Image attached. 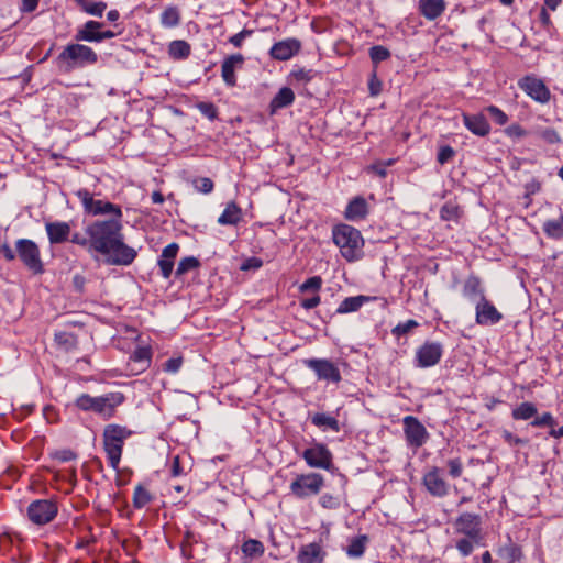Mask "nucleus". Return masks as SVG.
Masks as SVG:
<instances>
[{
  "mask_svg": "<svg viewBox=\"0 0 563 563\" xmlns=\"http://www.w3.org/2000/svg\"><path fill=\"white\" fill-rule=\"evenodd\" d=\"M446 10L445 0H419L418 11L428 21H434Z\"/></svg>",
  "mask_w": 563,
  "mask_h": 563,
  "instance_id": "obj_23",
  "label": "nucleus"
},
{
  "mask_svg": "<svg viewBox=\"0 0 563 563\" xmlns=\"http://www.w3.org/2000/svg\"><path fill=\"white\" fill-rule=\"evenodd\" d=\"M79 7L90 15L102 16L104 10L107 9V3L102 1L89 2L85 0Z\"/></svg>",
  "mask_w": 563,
  "mask_h": 563,
  "instance_id": "obj_45",
  "label": "nucleus"
},
{
  "mask_svg": "<svg viewBox=\"0 0 563 563\" xmlns=\"http://www.w3.org/2000/svg\"><path fill=\"white\" fill-rule=\"evenodd\" d=\"M69 241L74 244H77L82 247H87L89 251L91 250V238H89L87 234H80L78 232L74 233Z\"/></svg>",
  "mask_w": 563,
  "mask_h": 563,
  "instance_id": "obj_61",
  "label": "nucleus"
},
{
  "mask_svg": "<svg viewBox=\"0 0 563 563\" xmlns=\"http://www.w3.org/2000/svg\"><path fill=\"white\" fill-rule=\"evenodd\" d=\"M327 553L317 542L303 544L297 553V563H323Z\"/></svg>",
  "mask_w": 563,
  "mask_h": 563,
  "instance_id": "obj_20",
  "label": "nucleus"
},
{
  "mask_svg": "<svg viewBox=\"0 0 563 563\" xmlns=\"http://www.w3.org/2000/svg\"><path fill=\"white\" fill-rule=\"evenodd\" d=\"M57 514V501L52 498L33 500L26 509L27 519L36 526H45L52 522Z\"/></svg>",
  "mask_w": 563,
  "mask_h": 563,
  "instance_id": "obj_8",
  "label": "nucleus"
},
{
  "mask_svg": "<svg viewBox=\"0 0 563 563\" xmlns=\"http://www.w3.org/2000/svg\"><path fill=\"white\" fill-rule=\"evenodd\" d=\"M243 219V211L235 201L225 205L217 222L220 225H238Z\"/></svg>",
  "mask_w": 563,
  "mask_h": 563,
  "instance_id": "obj_26",
  "label": "nucleus"
},
{
  "mask_svg": "<svg viewBox=\"0 0 563 563\" xmlns=\"http://www.w3.org/2000/svg\"><path fill=\"white\" fill-rule=\"evenodd\" d=\"M153 499L151 493L141 484H139L133 493L132 504L136 509L144 508Z\"/></svg>",
  "mask_w": 563,
  "mask_h": 563,
  "instance_id": "obj_40",
  "label": "nucleus"
},
{
  "mask_svg": "<svg viewBox=\"0 0 563 563\" xmlns=\"http://www.w3.org/2000/svg\"><path fill=\"white\" fill-rule=\"evenodd\" d=\"M302 44L295 37L276 42L269 49L272 59L286 62L296 56L301 51Z\"/></svg>",
  "mask_w": 563,
  "mask_h": 563,
  "instance_id": "obj_17",
  "label": "nucleus"
},
{
  "mask_svg": "<svg viewBox=\"0 0 563 563\" xmlns=\"http://www.w3.org/2000/svg\"><path fill=\"white\" fill-rule=\"evenodd\" d=\"M367 213L368 205L366 200L363 197L357 196L350 200L347 203L344 211V217L350 221H358L365 219Z\"/></svg>",
  "mask_w": 563,
  "mask_h": 563,
  "instance_id": "obj_25",
  "label": "nucleus"
},
{
  "mask_svg": "<svg viewBox=\"0 0 563 563\" xmlns=\"http://www.w3.org/2000/svg\"><path fill=\"white\" fill-rule=\"evenodd\" d=\"M311 423L316 427L325 430H331L333 432H339L341 430L340 422L335 417L329 416L323 412H317L310 418Z\"/></svg>",
  "mask_w": 563,
  "mask_h": 563,
  "instance_id": "obj_32",
  "label": "nucleus"
},
{
  "mask_svg": "<svg viewBox=\"0 0 563 563\" xmlns=\"http://www.w3.org/2000/svg\"><path fill=\"white\" fill-rule=\"evenodd\" d=\"M371 301V297L358 295L346 297L338 307L336 313L344 314L357 311L364 303Z\"/></svg>",
  "mask_w": 563,
  "mask_h": 563,
  "instance_id": "obj_33",
  "label": "nucleus"
},
{
  "mask_svg": "<svg viewBox=\"0 0 563 563\" xmlns=\"http://www.w3.org/2000/svg\"><path fill=\"white\" fill-rule=\"evenodd\" d=\"M371 60L374 65V69H376L377 65L384 60L390 58V51L382 45H374L368 51Z\"/></svg>",
  "mask_w": 563,
  "mask_h": 563,
  "instance_id": "obj_42",
  "label": "nucleus"
},
{
  "mask_svg": "<svg viewBox=\"0 0 563 563\" xmlns=\"http://www.w3.org/2000/svg\"><path fill=\"white\" fill-rule=\"evenodd\" d=\"M319 503L325 509H336L340 506L339 499L330 494H323Z\"/></svg>",
  "mask_w": 563,
  "mask_h": 563,
  "instance_id": "obj_60",
  "label": "nucleus"
},
{
  "mask_svg": "<svg viewBox=\"0 0 563 563\" xmlns=\"http://www.w3.org/2000/svg\"><path fill=\"white\" fill-rule=\"evenodd\" d=\"M332 239L347 262H354L362 257L364 240L361 232L354 227L345 223L335 225L332 230Z\"/></svg>",
  "mask_w": 563,
  "mask_h": 563,
  "instance_id": "obj_4",
  "label": "nucleus"
},
{
  "mask_svg": "<svg viewBox=\"0 0 563 563\" xmlns=\"http://www.w3.org/2000/svg\"><path fill=\"white\" fill-rule=\"evenodd\" d=\"M55 342L65 351H70L77 346V338L73 333L65 331L55 333Z\"/></svg>",
  "mask_w": 563,
  "mask_h": 563,
  "instance_id": "obj_43",
  "label": "nucleus"
},
{
  "mask_svg": "<svg viewBox=\"0 0 563 563\" xmlns=\"http://www.w3.org/2000/svg\"><path fill=\"white\" fill-rule=\"evenodd\" d=\"M131 434L132 432L126 427L115 423L108 424L103 429V449L107 454L109 465L113 470H118L122 456L124 441Z\"/></svg>",
  "mask_w": 563,
  "mask_h": 563,
  "instance_id": "obj_5",
  "label": "nucleus"
},
{
  "mask_svg": "<svg viewBox=\"0 0 563 563\" xmlns=\"http://www.w3.org/2000/svg\"><path fill=\"white\" fill-rule=\"evenodd\" d=\"M16 253L22 263L34 274H42L44 265L37 244L29 239H19L15 243Z\"/></svg>",
  "mask_w": 563,
  "mask_h": 563,
  "instance_id": "obj_9",
  "label": "nucleus"
},
{
  "mask_svg": "<svg viewBox=\"0 0 563 563\" xmlns=\"http://www.w3.org/2000/svg\"><path fill=\"white\" fill-rule=\"evenodd\" d=\"M79 198L84 211L90 216H102L112 214V219L122 218V210L120 206L104 201L101 199H95L93 196L87 189H80L76 192Z\"/></svg>",
  "mask_w": 563,
  "mask_h": 563,
  "instance_id": "obj_7",
  "label": "nucleus"
},
{
  "mask_svg": "<svg viewBox=\"0 0 563 563\" xmlns=\"http://www.w3.org/2000/svg\"><path fill=\"white\" fill-rule=\"evenodd\" d=\"M97 62V53L91 47L79 43L66 45L55 59L57 68L65 73L92 66Z\"/></svg>",
  "mask_w": 563,
  "mask_h": 563,
  "instance_id": "obj_3",
  "label": "nucleus"
},
{
  "mask_svg": "<svg viewBox=\"0 0 563 563\" xmlns=\"http://www.w3.org/2000/svg\"><path fill=\"white\" fill-rule=\"evenodd\" d=\"M294 101V91L289 87H283L269 102V112L274 114L278 110L291 106Z\"/></svg>",
  "mask_w": 563,
  "mask_h": 563,
  "instance_id": "obj_28",
  "label": "nucleus"
},
{
  "mask_svg": "<svg viewBox=\"0 0 563 563\" xmlns=\"http://www.w3.org/2000/svg\"><path fill=\"white\" fill-rule=\"evenodd\" d=\"M503 314L487 298L477 300L475 305V321L477 324L487 327L500 322Z\"/></svg>",
  "mask_w": 563,
  "mask_h": 563,
  "instance_id": "obj_15",
  "label": "nucleus"
},
{
  "mask_svg": "<svg viewBox=\"0 0 563 563\" xmlns=\"http://www.w3.org/2000/svg\"><path fill=\"white\" fill-rule=\"evenodd\" d=\"M455 155V151L450 145L440 146L437 155V161L440 165L450 162Z\"/></svg>",
  "mask_w": 563,
  "mask_h": 563,
  "instance_id": "obj_53",
  "label": "nucleus"
},
{
  "mask_svg": "<svg viewBox=\"0 0 563 563\" xmlns=\"http://www.w3.org/2000/svg\"><path fill=\"white\" fill-rule=\"evenodd\" d=\"M322 285V278L320 276H313L308 278L303 284L300 285L299 289L301 292H306L308 290H319Z\"/></svg>",
  "mask_w": 563,
  "mask_h": 563,
  "instance_id": "obj_57",
  "label": "nucleus"
},
{
  "mask_svg": "<svg viewBox=\"0 0 563 563\" xmlns=\"http://www.w3.org/2000/svg\"><path fill=\"white\" fill-rule=\"evenodd\" d=\"M530 424L534 428L554 427L556 424V420L551 412H543L541 416L536 417Z\"/></svg>",
  "mask_w": 563,
  "mask_h": 563,
  "instance_id": "obj_49",
  "label": "nucleus"
},
{
  "mask_svg": "<svg viewBox=\"0 0 563 563\" xmlns=\"http://www.w3.org/2000/svg\"><path fill=\"white\" fill-rule=\"evenodd\" d=\"M52 457L64 463L75 460L77 454L70 449H63L52 453Z\"/></svg>",
  "mask_w": 563,
  "mask_h": 563,
  "instance_id": "obj_59",
  "label": "nucleus"
},
{
  "mask_svg": "<svg viewBox=\"0 0 563 563\" xmlns=\"http://www.w3.org/2000/svg\"><path fill=\"white\" fill-rule=\"evenodd\" d=\"M464 125L477 136H486L490 132V125L484 114L463 113Z\"/></svg>",
  "mask_w": 563,
  "mask_h": 563,
  "instance_id": "obj_24",
  "label": "nucleus"
},
{
  "mask_svg": "<svg viewBox=\"0 0 563 563\" xmlns=\"http://www.w3.org/2000/svg\"><path fill=\"white\" fill-rule=\"evenodd\" d=\"M197 109L202 115H205L211 121H213L218 117V110L216 106L211 102H199L197 104Z\"/></svg>",
  "mask_w": 563,
  "mask_h": 563,
  "instance_id": "obj_52",
  "label": "nucleus"
},
{
  "mask_svg": "<svg viewBox=\"0 0 563 563\" xmlns=\"http://www.w3.org/2000/svg\"><path fill=\"white\" fill-rule=\"evenodd\" d=\"M45 229L51 244H62L69 240L70 225L67 222H47Z\"/></svg>",
  "mask_w": 563,
  "mask_h": 563,
  "instance_id": "obj_21",
  "label": "nucleus"
},
{
  "mask_svg": "<svg viewBox=\"0 0 563 563\" xmlns=\"http://www.w3.org/2000/svg\"><path fill=\"white\" fill-rule=\"evenodd\" d=\"M301 456L308 466L312 468L325 471L333 468V455L328 446L321 442H314L311 446L307 448Z\"/></svg>",
  "mask_w": 563,
  "mask_h": 563,
  "instance_id": "obj_10",
  "label": "nucleus"
},
{
  "mask_svg": "<svg viewBox=\"0 0 563 563\" xmlns=\"http://www.w3.org/2000/svg\"><path fill=\"white\" fill-rule=\"evenodd\" d=\"M170 474L173 477H178L185 474L184 467L180 464L179 455H175L172 460Z\"/></svg>",
  "mask_w": 563,
  "mask_h": 563,
  "instance_id": "obj_64",
  "label": "nucleus"
},
{
  "mask_svg": "<svg viewBox=\"0 0 563 563\" xmlns=\"http://www.w3.org/2000/svg\"><path fill=\"white\" fill-rule=\"evenodd\" d=\"M253 34V30L243 29L241 32L232 35L229 38V43H231L234 47L240 48L243 45L245 38L250 37Z\"/></svg>",
  "mask_w": 563,
  "mask_h": 563,
  "instance_id": "obj_58",
  "label": "nucleus"
},
{
  "mask_svg": "<svg viewBox=\"0 0 563 563\" xmlns=\"http://www.w3.org/2000/svg\"><path fill=\"white\" fill-rule=\"evenodd\" d=\"M124 399V395L119 391L96 397L89 394H81L76 398L75 405L82 411H91L108 420L115 415L117 408L123 404Z\"/></svg>",
  "mask_w": 563,
  "mask_h": 563,
  "instance_id": "obj_2",
  "label": "nucleus"
},
{
  "mask_svg": "<svg viewBox=\"0 0 563 563\" xmlns=\"http://www.w3.org/2000/svg\"><path fill=\"white\" fill-rule=\"evenodd\" d=\"M184 363V358L181 356L168 358L163 364V371L169 374H176L180 369Z\"/></svg>",
  "mask_w": 563,
  "mask_h": 563,
  "instance_id": "obj_55",
  "label": "nucleus"
},
{
  "mask_svg": "<svg viewBox=\"0 0 563 563\" xmlns=\"http://www.w3.org/2000/svg\"><path fill=\"white\" fill-rule=\"evenodd\" d=\"M473 543L475 542L466 537L457 540L455 547L462 556H468L474 550Z\"/></svg>",
  "mask_w": 563,
  "mask_h": 563,
  "instance_id": "obj_54",
  "label": "nucleus"
},
{
  "mask_svg": "<svg viewBox=\"0 0 563 563\" xmlns=\"http://www.w3.org/2000/svg\"><path fill=\"white\" fill-rule=\"evenodd\" d=\"M167 53L174 60H184L190 56L191 46L184 40H174L168 44Z\"/></svg>",
  "mask_w": 563,
  "mask_h": 563,
  "instance_id": "obj_29",
  "label": "nucleus"
},
{
  "mask_svg": "<svg viewBox=\"0 0 563 563\" xmlns=\"http://www.w3.org/2000/svg\"><path fill=\"white\" fill-rule=\"evenodd\" d=\"M151 357V349L146 346H140L132 353L130 360L134 363H139L141 365L140 371H144L150 365Z\"/></svg>",
  "mask_w": 563,
  "mask_h": 563,
  "instance_id": "obj_41",
  "label": "nucleus"
},
{
  "mask_svg": "<svg viewBox=\"0 0 563 563\" xmlns=\"http://www.w3.org/2000/svg\"><path fill=\"white\" fill-rule=\"evenodd\" d=\"M543 232L553 240L563 239V214L558 219L548 220L543 223Z\"/></svg>",
  "mask_w": 563,
  "mask_h": 563,
  "instance_id": "obj_34",
  "label": "nucleus"
},
{
  "mask_svg": "<svg viewBox=\"0 0 563 563\" xmlns=\"http://www.w3.org/2000/svg\"><path fill=\"white\" fill-rule=\"evenodd\" d=\"M536 134L548 144H559L562 141L559 132L553 128H538Z\"/></svg>",
  "mask_w": 563,
  "mask_h": 563,
  "instance_id": "obj_44",
  "label": "nucleus"
},
{
  "mask_svg": "<svg viewBox=\"0 0 563 563\" xmlns=\"http://www.w3.org/2000/svg\"><path fill=\"white\" fill-rule=\"evenodd\" d=\"M368 89L372 96H377L382 91V82L378 80L376 69L373 70L368 81Z\"/></svg>",
  "mask_w": 563,
  "mask_h": 563,
  "instance_id": "obj_62",
  "label": "nucleus"
},
{
  "mask_svg": "<svg viewBox=\"0 0 563 563\" xmlns=\"http://www.w3.org/2000/svg\"><path fill=\"white\" fill-rule=\"evenodd\" d=\"M179 251V245L177 243H170L165 246L162 251V254L158 258V267L161 271V275L164 278H169L173 273L174 260L176 258Z\"/></svg>",
  "mask_w": 563,
  "mask_h": 563,
  "instance_id": "obj_22",
  "label": "nucleus"
},
{
  "mask_svg": "<svg viewBox=\"0 0 563 563\" xmlns=\"http://www.w3.org/2000/svg\"><path fill=\"white\" fill-rule=\"evenodd\" d=\"M520 87L529 97L540 103H547L550 100V90L541 79L527 76L521 80Z\"/></svg>",
  "mask_w": 563,
  "mask_h": 563,
  "instance_id": "obj_18",
  "label": "nucleus"
},
{
  "mask_svg": "<svg viewBox=\"0 0 563 563\" xmlns=\"http://www.w3.org/2000/svg\"><path fill=\"white\" fill-rule=\"evenodd\" d=\"M121 219L97 220L86 227L85 233L91 238V250L108 256L113 265H130L136 251L124 243Z\"/></svg>",
  "mask_w": 563,
  "mask_h": 563,
  "instance_id": "obj_1",
  "label": "nucleus"
},
{
  "mask_svg": "<svg viewBox=\"0 0 563 563\" xmlns=\"http://www.w3.org/2000/svg\"><path fill=\"white\" fill-rule=\"evenodd\" d=\"M367 543L368 537L366 534H361L351 539L346 548V554L350 558H361L365 552Z\"/></svg>",
  "mask_w": 563,
  "mask_h": 563,
  "instance_id": "obj_36",
  "label": "nucleus"
},
{
  "mask_svg": "<svg viewBox=\"0 0 563 563\" xmlns=\"http://www.w3.org/2000/svg\"><path fill=\"white\" fill-rule=\"evenodd\" d=\"M423 486L434 497L442 498L449 493V484L443 478L441 470L432 466L423 476Z\"/></svg>",
  "mask_w": 563,
  "mask_h": 563,
  "instance_id": "obj_16",
  "label": "nucleus"
},
{
  "mask_svg": "<svg viewBox=\"0 0 563 563\" xmlns=\"http://www.w3.org/2000/svg\"><path fill=\"white\" fill-rule=\"evenodd\" d=\"M241 550L245 558L253 560L261 558L264 554V544L256 539H249L243 542Z\"/></svg>",
  "mask_w": 563,
  "mask_h": 563,
  "instance_id": "obj_35",
  "label": "nucleus"
},
{
  "mask_svg": "<svg viewBox=\"0 0 563 563\" xmlns=\"http://www.w3.org/2000/svg\"><path fill=\"white\" fill-rule=\"evenodd\" d=\"M538 412V409L534 404L525 401L512 409L511 417L515 420H529L533 418Z\"/></svg>",
  "mask_w": 563,
  "mask_h": 563,
  "instance_id": "obj_38",
  "label": "nucleus"
},
{
  "mask_svg": "<svg viewBox=\"0 0 563 563\" xmlns=\"http://www.w3.org/2000/svg\"><path fill=\"white\" fill-rule=\"evenodd\" d=\"M200 265L199 261L194 256H187L180 260L176 268V276H181L187 272L197 268Z\"/></svg>",
  "mask_w": 563,
  "mask_h": 563,
  "instance_id": "obj_46",
  "label": "nucleus"
},
{
  "mask_svg": "<svg viewBox=\"0 0 563 563\" xmlns=\"http://www.w3.org/2000/svg\"><path fill=\"white\" fill-rule=\"evenodd\" d=\"M449 474L453 478H457L463 473V463L460 457L451 459L446 462Z\"/></svg>",
  "mask_w": 563,
  "mask_h": 563,
  "instance_id": "obj_56",
  "label": "nucleus"
},
{
  "mask_svg": "<svg viewBox=\"0 0 563 563\" xmlns=\"http://www.w3.org/2000/svg\"><path fill=\"white\" fill-rule=\"evenodd\" d=\"M443 355V345L439 342H424L415 355L416 365L428 368L437 365Z\"/></svg>",
  "mask_w": 563,
  "mask_h": 563,
  "instance_id": "obj_14",
  "label": "nucleus"
},
{
  "mask_svg": "<svg viewBox=\"0 0 563 563\" xmlns=\"http://www.w3.org/2000/svg\"><path fill=\"white\" fill-rule=\"evenodd\" d=\"M454 526L457 533H462L475 543H479L482 539V518L479 515L463 512L455 519Z\"/></svg>",
  "mask_w": 563,
  "mask_h": 563,
  "instance_id": "obj_13",
  "label": "nucleus"
},
{
  "mask_svg": "<svg viewBox=\"0 0 563 563\" xmlns=\"http://www.w3.org/2000/svg\"><path fill=\"white\" fill-rule=\"evenodd\" d=\"M181 14L180 10L177 5L170 4L167 5L159 16L161 25L164 29H174L180 24Z\"/></svg>",
  "mask_w": 563,
  "mask_h": 563,
  "instance_id": "obj_30",
  "label": "nucleus"
},
{
  "mask_svg": "<svg viewBox=\"0 0 563 563\" xmlns=\"http://www.w3.org/2000/svg\"><path fill=\"white\" fill-rule=\"evenodd\" d=\"M440 217L445 221H456L460 217V209L452 202H446L440 210Z\"/></svg>",
  "mask_w": 563,
  "mask_h": 563,
  "instance_id": "obj_47",
  "label": "nucleus"
},
{
  "mask_svg": "<svg viewBox=\"0 0 563 563\" xmlns=\"http://www.w3.org/2000/svg\"><path fill=\"white\" fill-rule=\"evenodd\" d=\"M194 187L201 194H210L214 188V184L208 177H199L194 180Z\"/></svg>",
  "mask_w": 563,
  "mask_h": 563,
  "instance_id": "obj_51",
  "label": "nucleus"
},
{
  "mask_svg": "<svg viewBox=\"0 0 563 563\" xmlns=\"http://www.w3.org/2000/svg\"><path fill=\"white\" fill-rule=\"evenodd\" d=\"M324 486V478L319 473L300 474L291 482L289 489L290 493L299 498L306 499L311 496H317Z\"/></svg>",
  "mask_w": 563,
  "mask_h": 563,
  "instance_id": "obj_6",
  "label": "nucleus"
},
{
  "mask_svg": "<svg viewBox=\"0 0 563 563\" xmlns=\"http://www.w3.org/2000/svg\"><path fill=\"white\" fill-rule=\"evenodd\" d=\"M404 433L408 446L419 449L429 440V432L426 427L413 416H406L402 419Z\"/></svg>",
  "mask_w": 563,
  "mask_h": 563,
  "instance_id": "obj_11",
  "label": "nucleus"
},
{
  "mask_svg": "<svg viewBox=\"0 0 563 563\" xmlns=\"http://www.w3.org/2000/svg\"><path fill=\"white\" fill-rule=\"evenodd\" d=\"M485 111L490 119L498 125H505L508 122V115L496 106H488Z\"/></svg>",
  "mask_w": 563,
  "mask_h": 563,
  "instance_id": "obj_48",
  "label": "nucleus"
},
{
  "mask_svg": "<svg viewBox=\"0 0 563 563\" xmlns=\"http://www.w3.org/2000/svg\"><path fill=\"white\" fill-rule=\"evenodd\" d=\"M501 435H503V439L505 440V442H507L511 446L527 443V440L518 438L507 430H504Z\"/></svg>",
  "mask_w": 563,
  "mask_h": 563,
  "instance_id": "obj_63",
  "label": "nucleus"
},
{
  "mask_svg": "<svg viewBox=\"0 0 563 563\" xmlns=\"http://www.w3.org/2000/svg\"><path fill=\"white\" fill-rule=\"evenodd\" d=\"M102 27V23L97 21H87L82 27H80L76 34L75 40L77 42H90L96 43V41L92 37H96L97 34H99V30Z\"/></svg>",
  "mask_w": 563,
  "mask_h": 563,
  "instance_id": "obj_31",
  "label": "nucleus"
},
{
  "mask_svg": "<svg viewBox=\"0 0 563 563\" xmlns=\"http://www.w3.org/2000/svg\"><path fill=\"white\" fill-rule=\"evenodd\" d=\"M305 365L312 369L319 380L338 384L341 382L339 367L327 358H309L303 361Z\"/></svg>",
  "mask_w": 563,
  "mask_h": 563,
  "instance_id": "obj_12",
  "label": "nucleus"
},
{
  "mask_svg": "<svg viewBox=\"0 0 563 563\" xmlns=\"http://www.w3.org/2000/svg\"><path fill=\"white\" fill-rule=\"evenodd\" d=\"M244 60L242 54H233L223 59L221 77L227 86L234 87L236 85L235 70L242 68Z\"/></svg>",
  "mask_w": 563,
  "mask_h": 563,
  "instance_id": "obj_19",
  "label": "nucleus"
},
{
  "mask_svg": "<svg viewBox=\"0 0 563 563\" xmlns=\"http://www.w3.org/2000/svg\"><path fill=\"white\" fill-rule=\"evenodd\" d=\"M317 71L313 69H307L303 67H295L289 74L290 84L306 85L311 81Z\"/></svg>",
  "mask_w": 563,
  "mask_h": 563,
  "instance_id": "obj_37",
  "label": "nucleus"
},
{
  "mask_svg": "<svg viewBox=\"0 0 563 563\" xmlns=\"http://www.w3.org/2000/svg\"><path fill=\"white\" fill-rule=\"evenodd\" d=\"M463 296L472 302H477L482 298H486L485 289L482 286L481 279L477 276H468L463 286Z\"/></svg>",
  "mask_w": 563,
  "mask_h": 563,
  "instance_id": "obj_27",
  "label": "nucleus"
},
{
  "mask_svg": "<svg viewBox=\"0 0 563 563\" xmlns=\"http://www.w3.org/2000/svg\"><path fill=\"white\" fill-rule=\"evenodd\" d=\"M499 555L507 563H515L521 560L522 551L518 544L509 542L508 544L499 549Z\"/></svg>",
  "mask_w": 563,
  "mask_h": 563,
  "instance_id": "obj_39",
  "label": "nucleus"
},
{
  "mask_svg": "<svg viewBox=\"0 0 563 563\" xmlns=\"http://www.w3.org/2000/svg\"><path fill=\"white\" fill-rule=\"evenodd\" d=\"M417 327H418V322L416 320L409 319L405 322L398 323L393 329L391 332L396 336H402V335H406L407 333H409L412 329H415Z\"/></svg>",
  "mask_w": 563,
  "mask_h": 563,
  "instance_id": "obj_50",
  "label": "nucleus"
}]
</instances>
